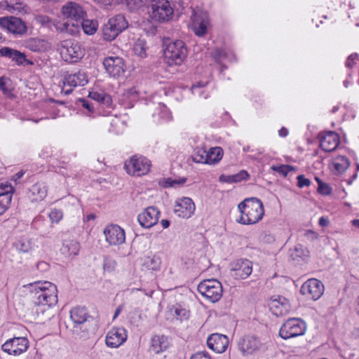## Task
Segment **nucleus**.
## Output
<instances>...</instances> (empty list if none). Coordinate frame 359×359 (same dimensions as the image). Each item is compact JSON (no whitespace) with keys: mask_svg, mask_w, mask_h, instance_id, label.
Returning a JSON list of instances; mask_svg holds the SVG:
<instances>
[{"mask_svg":"<svg viewBox=\"0 0 359 359\" xmlns=\"http://www.w3.org/2000/svg\"><path fill=\"white\" fill-rule=\"evenodd\" d=\"M62 14L67 21L56 26V29L69 35H76L80 32V22L86 13L77 3L70 1L62 8Z\"/></svg>","mask_w":359,"mask_h":359,"instance_id":"obj_1","label":"nucleus"},{"mask_svg":"<svg viewBox=\"0 0 359 359\" xmlns=\"http://www.w3.org/2000/svg\"><path fill=\"white\" fill-rule=\"evenodd\" d=\"M29 290L35 304L50 306L57 302V287L50 282L30 283Z\"/></svg>","mask_w":359,"mask_h":359,"instance_id":"obj_2","label":"nucleus"},{"mask_svg":"<svg viewBox=\"0 0 359 359\" xmlns=\"http://www.w3.org/2000/svg\"><path fill=\"white\" fill-rule=\"evenodd\" d=\"M238 208L241 212L238 222L243 224H256L262 219L264 214L263 204L257 198L245 199Z\"/></svg>","mask_w":359,"mask_h":359,"instance_id":"obj_3","label":"nucleus"},{"mask_svg":"<svg viewBox=\"0 0 359 359\" xmlns=\"http://www.w3.org/2000/svg\"><path fill=\"white\" fill-rule=\"evenodd\" d=\"M128 27L125 15L118 14L110 18L102 28L103 39L107 41L114 40L122 32Z\"/></svg>","mask_w":359,"mask_h":359,"instance_id":"obj_4","label":"nucleus"},{"mask_svg":"<svg viewBox=\"0 0 359 359\" xmlns=\"http://www.w3.org/2000/svg\"><path fill=\"white\" fill-rule=\"evenodd\" d=\"M163 54L167 64L169 65H180L186 58L187 50L184 43L178 40L167 43Z\"/></svg>","mask_w":359,"mask_h":359,"instance_id":"obj_5","label":"nucleus"},{"mask_svg":"<svg viewBox=\"0 0 359 359\" xmlns=\"http://www.w3.org/2000/svg\"><path fill=\"white\" fill-rule=\"evenodd\" d=\"M148 13L156 22L168 21L173 15V9L167 0H149Z\"/></svg>","mask_w":359,"mask_h":359,"instance_id":"obj_6","label":"nucleus"},{"mask_svg":"<svg viewBox=\"0 0 359 359\" xmlns=\"http://www.w3.org/2000/svg\"><path fill=\"white\" fill-rule=\"evenodd\" d=\"M61 57L68 62H76L83 56V50L79 42L67 39L60 42L57 48Z\"/></svg>","mask_w":359,"mask_h":359,"instance_id":"obj_7","label":"nucleus"},{"mask_svg":"<svg viewBox=\"0 0 359 359\" xmlns=\"http://www.w3.org/2000/svg\"><path fill=\"white\" fill-rule=\"evenodd\" d=\"M198 292L211 302H218L223 294L221 283L217 279H207L198 285Z\"/></svg>","mask_w":359,"mask_h":359,"instance_id":"obj_8","label":"nucleus"},{"mask_svg":"<svg viewBox=\"0 0 359 359\" xmlns=\"http://www.w3.org/2000/svg\"><path fill=\"white\" fill-rule=\"evenodd\" d=\"M306 330V323L300 318H290L280 329L279 334L285 339L303 335Z\"/></svg>","mask_w":359,"mask_h":359,"instance_id":"obj_9","label":"nucleus"},{"mask_svg":"<svg viewBox=\"0 0 359 359\" xmlns=\"http://www.w3.org/2000/svg\"><path fill=\"white\" fill-rule=\"evenodd\" d=\"M124 168L129 175L142 176L149 172L151 162L144 156L135 155L125 162Z\"/></svg>","mask_w":359,"mask_h":359,"instance_id":"obj_10","label":"nucleus"},{"mask_svg":"<svg viewBox=\"0 0 359 359\" xmlns=\"http://www.w3.org/2000/svg\"><path fill=\"white\" fill-rule=\"evenodd\" d=\"M0 26L17 36H22L27 32L25 22L20 18L14 16L0 18Z\"/></svg>","mask_w":359,"mask_h":359,"instance_id":"obj_11","label":"nucleus"},{"mask_svg":"<svg viewBox=\"0 0 359 359\" xmlns=\"http://www.w3.org/2000/svg\"><path fill=\"white\" fill-rule=\"evenodd\" d=\"M88 82L85 72L79 71L74 74H67L64 76L62 91L66 95L70 94L74 88L83 86Z\"/></svg>","mask_w":359,"mask_h":359,"instance_id":"obj_12","label":"nucleus"},{"mask_svg":"<svg viewBox=\"0 0 359 359\" xmlns=\"http://www.w3.org/2000/svg\"><path fill=\"white\" fill-rule=\"evenodd\" d=\"M324 292V285L321 281L316 278H311L306 281L301 287V293L306 297L313 300L318 299Z\"/></svg>","mask_w":359,"mask_h":359,"instance_id":"obj_13","label":"nucleus"},{"mask_svg":"<svg viewBox=\"0 0 359 359\" xmlns=\"http://www.w3.org/2000/svg\"><path fill=\"white\" fill-rule=\"evenodd\" d=\"M29 347V341L25 337H14L7 340L2 345V350L9 355H19Z\"/></svg>","mask_w":359,"mask_h":359,"instance_id":"obj_14","label":"nucleus"},{"mask_svg":"<svg viewBox=\"0 0 359 359\" xmlns=\"http://www.w3.org/2000/svg\"><path fill=\"white\" fill-rule=\"evenodd\" d=\"M195 211V204L191 198L182 197L175 201L174 212L182 218L191 217Z\"/></svg>","mask_w":359,"mask_h":359,"instance_id":"obj_15","label":"nucleus"},{"mask_svg":"<svg viewBox=\"0 0 359 359\" xmlns=\"http://www.w3.org/2000/svg\"><path fill=\"white\" fill-rule=\"evenodd\" d=\"M103 65L107 73L113 77H119L124 74L125 65L121 57H106L103 61Z\"/></svg>","mask_w":359,"mask_h":359,"instance_id":"obj_16","label":"nucleus"},{"mask_svg":"<svg viewBox=\"0 0 359 359\" xmlns=\"http://www.w3.org/2000/svg\"><path fill=\"white\" fill-rule=\"evenodd\" d=\"M127 337V332L123 327H113L106 335V345L111 348H118L126 341Z\"/></svg>","mask_w":359,"mask_h":359,"instance_id":"obj_17","label":"nucleus"},{"mask_svg":"<svg viewBox=\"0 0 359 359\" xmlns=\"http://www.w3.org/2000/svg\"><path fill=\"white\" fill-rule=\"evenodd\" d=\"M260 340L252 335L243 337L238 343L239 351L244 355H251L261 347Z\"/></svg>","mask_w":359,"mask_h":359,"instance_id":"obj_18","label":"nucleus"},{"mask_svg":"<svg viewBox=\"0 0 359 359\" xmlns=\"http://www.w3.org/2000/svg\"><path fill=\"white\" fill-rule=\"evenodd\" d=\"M269 306L272 313L276 316L286 315L291 310L289 301L281 296L271 298L269 302Z\"/></svg>","mask_w":359,"mask_h":359,"instance_id":"obj_19","label":"nucleus"},{"mask_svg":"<svg viewBox=\"0 0 359 359\" xmlns=\"http://www.w3.org/2000/svg\"><path fill=\"white\" fill-rule=\"evenodd\" d=\"M104 234L107 242L110 245H120L124 243L126 239L124 230L116 224L107 226L104 229Z\"/></svg>","mask_w":359,"mask_h":359,"instance_id":"obj_20","label":"nucleus"},{"mask_svg":"<svg viewBox=\"0 0 359 359\" xmlns=\"http://www.w3.org/2000/svg\"><path fill=\"white\" fill-rule=\"evenodd\" d=\"M231 271L236 278L245 279L252 271V264L248 259H238L232 264Z\"/></svg>","mask_w":359,"mask_h":359,"instance_id":"obj_21","label":"nucleus"},{"mask_svg":"<svg viewBox=\"0 0 359 359\" xmlns=\"http://www.w3.org/2000/svg\"><path fill=\"white\" fill-rule=\"evenodd\" d=\"M160 211L157 208L149 207L138 215V221L142 226L150 228L157 223Z\"/></svg>","mask_w":359,"mask_h":359,"instance_id":"obj_22","label":"nucleus"},{"mask_svg":"<svg viewBox=\"0 0 359 359\" xmlns=\"http://www.w3.org/2000/svg\"><path fill=\"white\" fill-rule=\"evenodd\" d=\"M339 135L334 132H325L320 136V146L325 151L330 152L334 151L339 145Z\"/></svg>","mask_w":359,"mask_h":359,"instance_id":"obj_23","label":"nucleus"},{"mask_svg":"<svg viewBox=\"0 0 359 359\" xmlns=\"http://www.w3.org/2000/svg\"><path fill=\"white\" fill-rule=\"evenodd\" d=\"M229 344L226 336L215 333L211 334L207 340L208 346L217 353H223L226 351Z\"/></svg>","mask_w":359,"mask_h":359,"instance_id":"obj_24","label":"nucleus"},{"mask_svg":"<svg viewBox=\"0 0 359 359\" xmlns=\"http://www.w3.org/2000/svg\"><path fill=\"white\" fill-rule=\"evenodd\" d=\"M48 189L43 184L36 183L29 190V198L33 202L43 201L47 196Z\"/></svg>","mask_w":359,"mask_h":359,"instance_id":"obj_25","label":"nucleus"},{"mask_svg":"<svg viewBox=\"0 0 359 359\" xmlns=\"http://www.w3.org/2000/svg\"><path fill=\"white\" fill-rule=\"evenodd\" d=\"M25 47L32 51L41 52L50 48L49 43L43 39L30 38L25 41Z\"/></svg>","mask_w":359,"mask_h":359,"instance_id":"obj_26","label":"nucleus"},{"mask_svg":"<svg viewBox=\"0 0 359 359\" xmlns=\"http://www.w3.org/2000/svg\"><path fill=\"white\" fill-rule=\"evenodd\" d=\"M0 55L12 59L18 65L22 64L26 60V56L23 53L8 47L1 48Z\"/></svg>","mask_w":359,"mask_h":359,"instance_id":"obj_27","label":"nucleus"},{"mask_svg":"<svg viewBox=\"0 0 359 359\" xmlns=\"http://www.w3.org/2000/svg\"><path fill=\"white\" fill-rule=\"evenodd\" d=\"M168 346L167 338L163 335H155L151 340L150 351L159 353L165 351Z\"/></svg>","mask_w":359,"mask_h":359,"instance_id":"obj_28","label":"nucleus"},{"mask_svg":"<svg viewBox=\"0 0 359 359\" xmlns=\"http://www.w3.org/2000/svg\"><path fill=\"white\" fill-rule=\"evenodd\" d=\"M5 191L0 192V215H1L8 208L11 199L13 187L12 186H5Z\"/></svg>","mask_w":359,"mask_h":359,"instance_id":"obj_29","label":"nucleus"},{"mask_svg":"<svg viewBox=\"0 0 359 359\" xmlns=\"http://www.w3.org/2000/svg\"><path fill=\"white\" fill-rule=\"evenodd\" d=\"M70 318L74 324L81 325L87 320L88 315L85 308L76 307L70 311Z\"/></svg>","mask_w":359,"mask_h":359,"instance_id":"obj_30","label":"nucleus"},{"mask_svg":"<svg viewBox=\"0 0 359 359\" xmlns=\"http://www.w3.org/2000/svg\"><path fill=\"white\" fill-rule=\"evenodd\" d=\"M204 16L205 18L201 20L198 18L196 13H194L193 16V26L194 32L198 36H201L206 33L208 21L206 19L205 14Z\"/></svg>","mask_w":359,"mask_h":359,"instance_id":"obj_31","label":"nucleus"},{"mask_svg":"<svg viewBox=\"0 0 359 359\" xmlns=\"http://www.w3.org/2000/svg\"><path fill=\"white\" fill-rule=\"evenodd\" d=\"M98 28V22L97 20L83 18L80 22V29H82L83 32L87 35H93L95 34Z\"/></svg>","mask_w":359,"mask_h":359,"instance_id":"obj_32","label":"nucleus"},{"mask_svg":"<svg viewBox=\"0 0 359 359\" xmlns=\"http://www.w3.org/2000/svg\"><path fill=\"white\" fill-rule=\"evenodd\" d=\"M249 177V174L245 170H241L239 172L232 175H222L219 177V180L226 183L239 182L243 180H246Z\"/></svg>","mask_w":359,"mask_h":359,"instance_id":"obj_33","label":"nucleus"},{"mask_svg":"<svg viewBox=\"0 0 359 359\" xmlns=\"http://www.w3.org/2000/svg\"><path fill=\"white\" fill-rule=\"evenodd\" d=\"M170 312L175 316L176 320L180 321L187 320L189 317V311L180 304L174 305L170 309Z\"/></svg>","mask_w":359,"mask_h":359,"instance_id":"obj_34","label":"nucleus"},{"mask_svg":"<svg viewBox=\"0 0 359 359\" xmlns=\"http://www.w3.org/2000/svg\"><path fill=\"white\" fill-rule=\"evenodd\" d=\"M61 251L69 256L76 255L79 251V244L75 241H66L63 243Z\"/></svg>","mask_w":359,"mask_h":359,"instance_id":"obj_35","label":"nucleus"},{"mask_svg":"<svg viewBox=\"0 0 359 359\" xmlns=\"http://www.w3.org/2000/svg\"><path fill=\"white\" fill-rule=\"evenodd\" d=\"M223 156V150L221 147H216L210 149L207 151L208 164H214L219 162Z\"/></svg>","mask_w":359,"mask_h":359,"instance_id":"obj_36","label":"nucleus"},{"mask_svg":"<svg viewBox=\"0 0 359 359\" xmlns=\"http://www.w3.org/2000/svg\"><path fill=\"white\" fill-rule=\"evenodd\" d=\"M333 166L337 172H342L349 167V161L345 156H338L335 158Z\"/></svg>","mask_w":359,"mask_h":359,"instance_id":"obj_37","label":"nucleus"},{"mask_svg":"<svg viewBox=\"0 0 359 359\" xmlns=\"http://www.w3.org/2000/svg\"><path fill=\"white\" fill-rule=\"evenodd\" d=\"M194 162L197 163H208L207 151L202 149H196L191 156Z\"/></svg>","mask_w":359,"mask_h":359,"instance_id":"obj_38","label":"nucleus"},{"mask_svg":"<svg viewBox=\"0 0 359 359\" xmlns=\"http://www.w3.org/2000/svg\"><path fill=\"white\" fill-rule=\"evenodd\" d=\"M161 260L159 257L156 256L147 257L144 261V265L151 270H157L159 269Z\"/></svg>","mask_w":359,"mask_h":359,"instance_id":"obj_39","label":"nucleus"},{"mask_svg":"<svg viewBox=\"0 0 359 359\" xmlns=\"http://www.w3.org/2000/svg\"><path fill=\"white\" fill-rule=\"evenodd\" d=\"M133 51L135 55L141 57H146V42L143 40H137L133 45Z\"/></svg>","mask_w":359,"mask_h":359,"instance_id":"obj_40","label":"nucleus"},{"mask_svg":"<svg viewBox=\"0 0 359 359\" xmlns=\"http://www.w3.org/2000/svg\"><path fill=\"white\" fill-rule=\"evenodd\" d=\"M16 249L22 252H28L32 249V243L27 239H20L15 243Z\"/></svg>","mask_w":359,"mask_h":359,"instance_id":"obj_41","label":"nucleus"},{"mask_svg":"<svg viewBox=\"0 0 359 359\" xmlns=\"http://www.w3.org/2000/svg\"><path fill=\"white\" fill-rule=\"evenodd\" d=\"M271 169L283 175L284 176H286L290 171L294 170V168L289 165H280L278 166L273 165Z\"/></svg>","mask_w":359,"mask_h":359,"instance_id":"obj_42","label":"nucleus"},{"mask_svg":"<svg viewBox=\"0 0 359 359\" xmlns=\"http://www.w3.org/2000/svg\"><path fill=\"white\" fill-rule=\"evenodd\" d=\"M127 8L131 11L139 10L143 6L142 0H126Z\"/></svg>","mask_w":359,"mask_h":359,"instance_id":"obj_43","label":"nucleus"},{"mask_svg":"<svg viewBox=\"0 0 359 359\" xmlns=\"http://www.w3.org/2000/svg\"><path fill=\"white\" fill-rule=\"evenodd\" d=\"M45 306L35 304L31 309L32 317L34 319L40 318L45 312Z\"/></svg>","mask_w":359,"mask_h":359,"instance_id":"obj_44","label":"nucleus"},{"mask_svg":"<svg viewBox=\"0 0 359 359\" xmlns=\"http://www.w3.org/2000/svg\"><path fill=\"white\" fill-rule=\"evenodd\" d=\"M316 180L318 182V191L323 195H329L331 194V188L325 183L320 181L318 177Z\"/></svg>","mask_w":359,"mask_h":359,"instance_id":"obj_45","label":"nucleus"},{"mask_svg":"<svg viewBox=\"0 0 359 359\" xmlns=\"http://www.w3.org/2000/svg\"><path fill=\"white\" fill-rule=\"evenodd\" d=\"M62 212L60 210L53 209L49 213V217L53 222L57 223L62 218Z\"/></svg>","mask_w":359,"mask_h":359,"instance_id":"obj_46","label":"nucleus"},{"mask_svg":"<svg viewBox=\"0 0 359 359\" xmlns=\"http://www.w3.org/2000/svg\"><path fill=\"white\" fill-rule=\"evenodd\" d=\"M116 262L109 258H105L103 264V269L104 271L111 272L115 269Z\"/></svg>","mask_w":359,"mask_h":359,"instance_id":"obj_47","label":"nucleus"},{"mask_svg":"<svg viewBox=\"0 0 359 359\" xmlns=\"http://www.w3.org/2000/svg\"><path fill=\"white\" fill-rule=\"evenodd\" d=\"M297 183L298 186L300 188L304 187H309L311 184V182L309 179L306 178L304 175H299L297 177Z\"/></svg>","mask_w":359,"mask_h":359,"instance_id":"obj_48","label":"nucleus"},{"mask_svg":"<svg viewBox=\"0 0 359 359\" xmlns=\"http://www.w3.org/2000/svg\"><path fill=\"white\" fill-rule=\"evenodd\" d=\"M191 359H211L210 356L204 352H198L194 354Z\"/></svg>","mask_w":359,"mask_h":359,"instance_id":"obj_49","label":"nucleus"},{"mask_svg":"<svg viewBox=\"0 0 359 359\" xmlns=\"http://www.w3.org/2000/svg\"><path fill=\"white\" fill-rule=\"evenodd\" d=\"M357 58H358V54H356V53L351 54L347 59V61L346 63V66L350 68L352 67L354 64V60H355Z\"/></svg>","mask_w":359,"mask_h":359,"instance_id":"obj_50","label":"nucleus"},{"mask_svg":"<svg viewBox=\"0 0 359 359\" xmlns=\"http://www.w3.org/2000/svg\"><path fill=\"white\" fill-rule=\"evenodd\" d=\"M90 97L92 99L97 100L98 102H103V100H104V95L102 94H100V93H98L96 92L90 93Z\"/></svg>","mask_w":359,"mask_h":359,"instance_id":"obj_51","label":"nucleus"},{"mask_svg":"<svg viewBox=\"0 0 359 359\" xmlns=\"http://www.w3.org/2000/svg\"><path fill=\"white\" fill-rule=\"evenodd\" d=\"M81 102L82 103V106L87 109L90 112L93 111V107L88 100L85 99H81Z\"/></svg>","mask_w":359,"mask_h":359,"instance_id":"obj_52","label":"nucleus"},{"mask_svg":"<svg viewBox=\"0 0 359 359\" xmlns=\"http://www.w3.org/2000/svg\"><path fill=\"white\" fill-rule=\"evenodd\" d=\"M306 236L311 237L312 239L317 238V233L311 230H309L306 232Z\"/></svg>","mask_w":359,"mask_h":359,"instance_id":"obj_53","label":"nucleus"},{"mask_svg":"<svg viewBox=\"0 0 359 359\" xmlns=\"http://www.w3.org/2000/svg\"><path fill=\"white\" fill-rule=\"evenodd\" d=\"M278 133H279V135L280 137H285L288 134V131L286 128H282L279 131H278Z\"/></svg>","mask_w":359,"mask_h":359,"instance_id":"obj_54","label":"nucleus"},{"mask_svg":"<svg viewBox=\"0 0 359 359\" xmlns=\"http://www.w3.org/2000/svg\"><path fill=\"white\" fill-rule=\"evenodd\" d=\"M329 222L325 217H322L319 219V224L322 226H325L328 224Z\"/></svg>","mask_w":359,"mask_h":359,"instance_id":"obj_55","label":"nucleus"},{"mask_svg":"<svg viewBox=\"0 0 359 359\" xmlns=\"http://www.w3.org/2000/svg\"><path fill=\"white\" fill-rule=\"evenodd\" d=\"M0 90L4 93L7 92V89L5 87V81L4 79H0Z\"/></svg>","mask_w":359,"mask_h":359,"instance_id":"obj_56","label":"nucleus"},{"mask_svg":"<svg viewBox=\"0 0 359 359\" xmlns=\"http://www.w3.org/2000/svg\"><path fill=\"white\" fill-rule=\"evenodd\" d=\"M123 305H121L119 306L116 309V311H115V313H114V318H116L118 315L119 313L121 312V311L123 310Z\"/></svg>","mask_w":359,"mask_h":359,"instance_id":"obj_57","label":"nucleus"},{"mask_svg":"<svg viewBox=\"0 0 359 359\" xmlns=\"http://www.w3.org/2000/svg\"><path fill=\"white\" fill-rule=\"evenodd\" d=\"M161 224H162V226L164 228V229H166L170 225V222L167 219H163L161 220Z\"/></svg>","mask_w":359,"mask_h":359,"instance_id":"obj_58","label":"nucleus"},{"mask_svg":"<svg viewBox=\"0 0 359 359\" xmlns=\"http://www.w3.org/2000/svg\"><path fill=\"white\" fill-rule=\"evenodd\" d=\"M6 185H7V186H11V184H7V183H6V184H3V183H1V184H0V192H4V191L6 190V189H6V188H5V186H6Z\"/></svg>","mask_w":359,"mask_h":359,"instance_id":"obj_59","label":"nucleus"},{"mask_svg":"<svg viewBox=\"0 0 359 359\" xmlns=\"http://www.w3.org/2000/svg\"><path fill=\"white\" fill-rule=\"evenodd\" d=\"M351 222H352V224L354 226L359 228V219H353V220H352Z\"/></svg>","mask_w":359,"mask_h":359,"instance_id":"obj_60","label":"nucleus"},{"mask_svg":"<svg viewBox=\"0 0 359 359\" xmlns=\"http://www.w3.org/2000/svg\"><path fill=\"white\" fill-rule=\"evenodd\" d=\"M38 268L41 266L42 268H46L47 266V264L46 262H41L38 264Z\"/></svg>","mask_w":359,"mask_h":359,"instance_id":"obj_61","label":"nucleus"},{"mask_svg":"<svg viewBox=\"0 0 359 359\" xmlns=\"http://www.w3.org/2000/svg\"><path fill=\"white\" fill-rule=\"evenodd\" d=\"M357 312H358V314L359 315V297H358L357 299Z\"/></svg>","mask_w":359,"mask_h":359,"instance_id":"obj_62","label":"nucleus"},{"mask_svg":"<svg viewBox=\"0 0 359 359\" xmlns=\"http://www.w3.org/2000/svg\"><path fill=\"white\" fill-rule=\"evenodd\" d=\"M22 175L23 173L20 172L16 174V176L18 177V178H20L22 176Z\"/></svg>","mask_w":359,"mask_h":359,"instance_id":"obj_63","label":"nucleus"},{"mask_svg":"<svg viewBox=\"0 0 359 359\" xmlns=\"http://www.w3.org/2000/svg\"><path fill=\"white\" fill-rule=\"evenodd\" d=\"M177 183L176 181H172V183L170 184L171 186H172L174 184Z\"/></svg>","mask_w":359,"mask_h":359,"instance_id":"obj_64","label":"nucleus"}]
</instances>
